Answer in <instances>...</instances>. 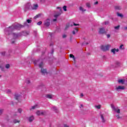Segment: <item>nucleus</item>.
<instances>
[{
	"label": "nucleus",
	"instance_id": "nucleus-1",
	"mask_svg": "<svg viewBox=\"0 0 127 127\" xmlns=\"http://www.w3.org/2000/svg\"><path fill=\"white\" fill-rule=\"evenodd\" d=\"M26 25H27V22H26L24 23L23 25H20L17 23H14L12 26L6 28L4 29V33L6 35H12V36H13L14 38H16V37H18V35L14 33L13 31L15 30H19L20 28H22V27H24V26H26Z\"/></svg>",
	"mask_w": 127,
	"mask_h": 127
},
{
	"label": "nucleus",
	"instance_id": "nucleus-2",
	"mask_svg": "<svg viewBox=\"0 0 127 127\" xmlns=\"http://www.w3.org/2000/svg\"><path fill=\"white\" fill-rule=\"evenodd\" d=\"M40 68H42L41 69V72L43 75H45L47 74V71L46 69H44L42 68L43 67V63H41L39 65Z\"/></svg>",
	"mask_w": 127,
	"mask_h": 127
},
{
	"label": "nucleus",
	"instance_id": "nucleus-3",
	"mask_svg": "<svg viewBox=\"0 0 127 127\" xmlns=\"http://www.w3.org/2000/svg\"><path fill=\"white\" fill-rule=\"evenodd\" d=\"M111 45H106L105 46H102L101 48L103 51H108L111 48Z\"/></svg>",
	"mask_w": 127,
	"mask_h": 127
},
{
	"label": "nucleus",
	"instance_id": "nucleus-4",
	"mask_svg": "<svg viewBox=\"0 0 127 127\" xmlns=\"http://www.w3.org/2000/svg\"><path fill=\"white\" fill-rule=\"evenodd\" d=\"M111 108L115 113H117V114H120L121 110L119 109L118 107H115L114 105H112Z\"/></svg>",
	"mask_w": 127,
	"mask_h": 127
},
{
	"label": "nucleus",
	"instance_id": "nucleus-5",
	"mask_svg": "<svg viewBox=\"0 0 127 127\" xmlns=\"http://www.w3.org/2000/svg\"><path fill=\"white\" fill-rule=\"evenodd\" d=\"M58 9H59V12L58 13V14H56L54 15V17L56 18H57L62 13V8L60 7H57Z\"/></svg>",
	"mask_w": 127,
	"mask_h": 127
},
{
	"label": "nucleus",
	"instance_id": "nucleus-6",
	"mask_svg": "<svg viewBox=\"0 0 127 127\" xmlns=\"http://www.w3.org/2000/svg\"><path fill=\"white\" fill-rule=\"evenodd\" d=\"M38 8V4L37 3H34L31 6V9L36 10Z\"/></svg>",
	"mask_w": 127,
	"mask_h": 127
},
{
	"label": "nucleus",
	"instance_id": "nucleus-7",
	"mask_svg": "<svg viewBox=\"0 0 127 127\" xmlns=\"http://www.w3.org/2000/svg\"><path fill=\"white\" fill-rule=\"evenodd\" d=\"M21 98H22V97L20 95L17 94L15 95V98L16 100H17L18 102H21Z\"/></svg>",
	"mask_w": 127,
	"mask_h": 127
},
{
	"label": "nucleus",
	"instance_id": "nucleus-8",
	"mask_svg": "<svg viewBox=\"0 0 127 127\" xmlns=\"http://www.w3.org/2000/svg\"><path fill=\"white\" fill-rule=\"evenodd\" d=\"M50 25V20L49 19H47L44 22V26L48 27Z\"/></svg>",
	"mask_w": 127,
	"mask_h": 127
},
{
	"label": "nucleus",
	"instance_id": "nucleus-9",
	"mask_svg": "<svg viewBox=\"0 0 127 127\" xmlns=\"http://www.w3.org/2000/svg\"><path fill=\"white\" fill-rule=\"evenodd\" d=\"M105 33H106V31L105 30V28H100L99 31V33L100 34H103Z\"/></svg>",
	"mask_w": 127,
	"mask_h": 127
},
{
	"label": "nucleus",
	"instance_id": "nucleus-10",
	"mask_svg": "<svg viewBox=\"0 0 127 127\" xmlns=\"http://www.w3.org/2000/svg\"><path fill=\"white\" fill-rule=\"evenodd\" d=\"M25 8L26 9H31V5L30 3H28L25 5Z\"/></svg>",
	"mask_w": 127,
	"mask_h": 127
},
{
	"label": "nucleus",
	"instance_id": "nucleus-11",
	"mask_svg": "<svg viewBox=\"0 0 127 127\" xmlns=\"http://www.w3.org/2000/svg\"><path fill=\"white\" fill-rule=\"evenodd\" d=\"M116 89L117 90V91H120V90H125V86H119L116 87Z\"/></svg>",
	"mask_w": 127,
	"mask_h": 127
},
{
	"label": "nucleus",
	"instance_id": "nucleus-12",
	"mask_svg": "<svg viewBox=\"0 0 127 127\" xmlns=\"http://www.w3.org/2000/svg\"><path fill=\"white\" fill-rule=\"evenodd\" d=\"M44 114V112L43 111H37L36 112V114L37 116H42Z\"/></svg>",
	"mask_w": 127,
	"mask_h": 127
},
{
	"label": "nucleus",
	"instance_id": "nucleus-13",
	"mask_svg": "<svg viewBox=\"0 0 127 127\" xmlns=\"http://www.w3.org/2000/svg\"><path fill=\"white\" fill-rule=\"evenodd\" d=\"M28 120L30 123H32V122H33V121L34 120V116H31L29 117L28 118Z\"/></svg>",
	"mask_w": 127,
	"mask_h": 127
},
{
	"label": "nucleus",
	"instance_id": "nucleus-14",
	"mask_svg": "<svg viewBox=\"0 0 127 127\" xmlns=\"http://www.w3.org/2000/svg\"><path fill=\"white\" fill-rule=\"evenodd\" d=\"M125 82H126L125 79H118V80L119 84H121L122 85H124V84H125Z\"/></svg>",
	"mask_w": 127,
	"mask_h": 127
},
{
	"label": "nucleus",
	"instance_id": "nucleus-15",
	"mask_svg": "<svg viewBox=\"0 0 127 127\" xmlns=\"http://www.w3.org/2000/svg\"><path fill=\"white\" fill-rule=\"evenodd\" d=\"M111 52H112V53H113V54H116V52H119V49H112L111 50Z\"/></svg>",
	"mask_w": 127,
	"mask_h": 127
},
{
	"label": "nucleus",
	"instance_id": "nucleus-16",
	"mask_svg": "<svg viewBox=\"0 0 127 127\" xmlns=\"http://www.w3.org/2000/svg\"><path fill=\"white\" fill-rule=\"evenodd\" d=\"M46 98L47 99H52V98H53V95L51 94H47L46 95Z\"/></svg>",
	"mask_w": 127,
	"mask_h": 127
},
{
	"label": "nucleus",
	"instance_id": "nucleus-17",
	"mask_svg": "<svg viewBox=\"0 0 127 127\" xmlns=\"http://www.w3.org/2000/svg\"><path fill=\"white\" fill-rule=\"evenodd\" d=\"M100 116H101L102 123H105V122H106V120H105V118H104V115L101 114Z\"/></svg>",
	"mask_w": 127,
	"mask_h": 127
},
{
	"label": "nucleus",
	"instance_id": "nucleus-18",
	"mask_svg": "<svg viewBox=\"0 0 127 127\" xmlns=\"http://www.w3.org/2000/svg\"><path fill=\"white\" fill-rule=\"evenodd\" d=\"M38 108V105H35L33 106H32L30 110H34V109H37Z\"/></svg>",
	"mask_w": 127,
	"mask_h": 127
},
{
	"label": "nucleus",
	"instance_id": "nucleus-19",
	"mask_svg": "<svg viewBox=\"0 0 127 127\" xmlns=\"http://www.w3.org/2000/svg\"><path fill=\"white\" fill-rule=\"evenodd\" d=\"M52 110H53V111H55V112H56V113H58V109H57V107L54 106V107H52Z\"/></svg>",
	"mask_w": 127,
	"mask_h": 127
},
{
	"label": "nucleus",
	"instance_id": "nucleus-20",
	"mask_svg": "<svg viewBox=\"0 0 127 127\" xmlns=\"http://www.w3.org/2000/svg\"><path fill=\"white\" fill-rule=\"evenodd\" d=\"M40 16H41V14H38V15H36L34 18L36 19V18H38V17H40Z\"/></svg>",
	"mask_w": 127,
	"mask_h": 127
},
{
	"label": "nucleus",
	"instance_id": "nucleus-21",
	"mask_svg": "<svg viewBox=\"0 0 127 127\" xmlns=\"http://www.w3.org/2000/svg\"><path fill=\"white\" fill-rule=\"evenodd\" d=\"M63 9H64V11H67V6H66V5L64 6Z\"/></svg>",
	"mask_w": 127,
	"mask_h": 127
},
{
	"label": "nucleus",
	"instance_id": "nucleus-22",
	"mask_svg": "<svg viewBox=\"0 0 127 127\" xmlns=\"http://www.w3.org/2000/svg\"><path fill=\"white\" fill-rule=\"evenodd\" d=\"M119 48L120 49L124 50V49H125V47H124V45H121Z\"/></svg>",
	"mask_w": 127,
	"mask_h": 127
},
{
	"label": "nucleus",
	"instance_id": "nucleus-23",
	"mask_svg": "<svg viewBox=\"0 0 127 127\" xmlns=\"http://www.w3.org/2000/svg\"><path fill=\"white\" fill-rule=\"evenodd\" d=\"M116 9H122V7L121 6H116L115 7Z\"/></svg>",
	"mask_w": 127,
	"mask_h": 127
},
{
	"label": "nucleus",
	"instance_id": "nucleus-24",
	"mask_svg": "<svg viewBox=\"0 0 127 127\" xmlns=\"http://www.w3.org/2000/svg\"><path fill=\"white\" fill-rule=\"evenodd\" d=\"M96 109H97L98 110H100L101 109V105H96L95 106Z\"/></svg>",
	"mask_w": 127,
	"mask_h": 127
},
{
	"label": "nucleus",
	"instance_id": "nucleus-25",
	"mask_svg": "<svg viewBox=\"0 0 127 127\" xmlns=\"http://www.w3.org/2000/svg\"><path fill=\"white\" fill-rule=\"evenodd\" d=\"M79 9H80L81 11H86V9H83V7H82V6H80V7H79Z\"/></svg>",
	"mask_w": 127,
	"mask_h": 127
},
{
	"label": "nucleus",
	"instance_id": "nucleus-26",
	"mask_svg": "<svg viewBox=\"0 0 127 127\" xmlns=\"http://www.w3.org/2000/svg\"><path fill=\"white\" fill-rule=\"evenodd\" d=\"M20 121H17V120H14L13 121V123H14V124H16V123H19Z\"/></svg>",
	"mask_w": 127,
	"mask_h": 127
},
{
	"label": "nucleus",
	"instance_id": "nucleus-27",
	"mask_svg": "<svg viewBox=\"0 0 127 127\" xmlns=\"http://www.w3.org/2000/svg\"><path fill=\"white\" fill-rule=\"evenodd\" d=\"M9 67H10V65H9V64H6L5 65V68L6 69H8V68H9Z\"/></svg>",
	"mask_w": 127,
	"mask_h": 127
},
{
	"label": "nucleus",
	"instance_id": "nucleus-28",
	"mask_svg": "<svg viewBox=\"0 0 127 127\" xmlns=\"http://www.w3.org/2000/svg\"><path fill=\"white\" fill-rule=\"evenodd\" d=\"M114 28H115V29H116L117 30L120 29V25L115 27Z\"/></svg>",
	"mask_w": 127,
	"mask_h": 127
},
{
	"label": "nucleus",
	"instance_id": "nucleus-29",
	"mask_svg": "<svg viewBox=\"0 0 127 127\" xmlns=\"http://www.w3.org/2000/svg\"><path fill=\"white\" fill-rule=\"evenodd\" d=\"M69 57H70V58H73V59H75V57L74 56V55H72V54H70V55H69Z\"/></svg>",
	"mask_w": 127,
	"mask_h": 127
},
{
	"label": "nucleus",
	"instance_id": "nucleus-30",
	"mask_svg": "<svg viewBox=\"0 0 127 127\" xmlns=\"http://www.w3.org/2000/svg\"><path fill=\"white\" fill-rule=\"evenodd\" d=\"M117 15L118 16H120V17H123V15L122 14H121V13H117Z\"/></svg>",
	"mask_w": 127,
	"mask_h": 127
},
{
	"label": "nucleus",
	"instance_id": "nucleus-31",
	"mask_svg": "<svg viewBox=\"0 0 127 127\" xmlns=\"http://www.w3.org/2000/svg\"><path fill=\"white\" fill-rule=\"evenodd\" d=\"M32 20L30 19H27V23H31Z\"/></svg>",
	"mask_w": 127,
	"mask_h": 127
},
{
	"label": "nucleus",
	"instance_id": "nucleus-32",
	"mask_svg": "<svg viewBox=\"0 0 127 127\" xmlns=\"http://www.w3.org/2000/svg\"><path fill=\"white\" fill-rule=\"evenodd\" d=\"M26 83L27 84H30V80L27 79V80L26 81Z\"/></svg>",
	"mask_w": 127,
	"mask_h": 127
},
{
	"label": "nucleus",
	"instance_id": "nucleus-33",
	"mask_svg": "<svg viewBox=\"0 0 127 127\" xmlns=\"http://www.w3.org/2000/svg\"><path fill=\"white\" fill-rule=\"evenodd\" d=\"M18 113H19L20 114H21V112H22V110H21V109H18Z\"/></svg>",
	"mask_w": 127,
	"mask_h": 127
},
{
	"label": "nucleus",
	"instance_id": "nucleus-34",
	"mask_svg": "<svg viewBox=\"0 0 127 127\" xmlns=\"http://www.w3.org/2000/svg\"><path fill=\"white\" fill-rule=\"evenodd\" d=\"M41 24H42V21H39V22L37 23L38 25H41Z\"/></svg>",
	"mask_w": 127,
	"mask_h": 127
},
{
	"label": "nucleus",
	"instance_id": "nucleus-35",
	"mask_svg": "<svg viewBox=\"0 0 127 127\" xmlns=\"http://www.w3.org/2000/svg\"><path fill=\"white\" fill-rule=\"evenodd\" d=\"M0 69H1V71H4V69L3 68V67H2V66H0Z\"/></svg>",
	"mask_w": 127,
	"mask_h": 127
},
{
	"label": "nucleus",
	"instance_id": "nucleus-36",
	"mask_svg": "<svg viewBox=\"0 0 127 127\" xmlns=\"http://www.w3.org/2000/svg\"><path fill=\"white\" fill-rule=\"evenodd\" d=\"M1 54L3 56H4L5 55V52H3Z\"/></svg>",
	"mask_w": 127,
	"mask_h": 127
},
{
	"label": "nucleus",
	"instance_id": "nucleus-37",
	"mask_svg": "<svg viewBox=\"0 0 127 127\" xmlns=\"http://www.w3.org/2000/svg\"><path fill=\"white\" fill-rule=\"evenodd\" d=\"M86 6H87V7H88V8L90 7V4H89V3H86Z\"/></svg>",
	"mask_w": 127,
	"mask_h": 127
},
{
	"label": "nucleus",
	"instance_id": "nucleus-38",
	"mask_svg": "<svg viewBox=\"0 0 127 127\" xmlns=\"http://www.w3.org/2000/svg\"><path fill=\"white\" fill-rule=\"evenodd\" d=\"M34 64L35 65H36V64H37V63H38V61H36L35 62H34Z\"/></svg>",
	"mask_w": 127,
	"mask_h": 127
},
{
	"label": "nucleus",
	"instance_id": "nucleus-39",
	"mask_svg": "<svg viewBox=\"0 0 127 127\" xmlns=\"http://www.w3.org/2000/svg\"><path fill=\"white\" fill-rule=\"evenodd\" d=\"M116 118H117L118 119H121V117H120V116L119 115H116Z\"/></svg>",
	"mask_w": 127,
	"mask_h": 127
},
{
	"label": "nucleus",
	"instance_id": "nucleus-40",
	"mask_svg": "<svg viewBox=\"0 0 127 127\" xmlns=\"http://www.w3.org/2000/svg\"><path fill=\"white\" fill-rule=\"evenodd\" d=\"M73 25H74V26H77V25H79V24L73 23Z\"/></svg>",
	"mask_w": 127,
	"mask_h": 127
},
{
	"label": "nucleus",
	"instance_id": "nucleus-41",
	"mask_svg": "<svg viewBox=\"0 0 127 127\" xmlns=\"http://www.w3.org/2000/svg\"><path fill=\"white\" fill-rule=\"evenodd\" d=\"M107 36V38H110V37H111V35H110V34H108Z\"/></svg>",
	"mask_w": 127,
	"mask_h": 127
},
{
	"label": "nucleus",
	"instance_id": "nucleus-42",
	"mask_svg": "<svg viewBox=\"0 0 127 127\" xmlns=\"http://www.w3.org/2000/svg\"><path fill=\"white\" fill-rule=\"evenodd\" d=\"M105 25L109 24V21L105 22Z\"/></svg>",
	"mask_w": 127,
	"mask_h": 127
},
{
	"label": "nucleus",
	"instance_id": "nucleus-43",
	"mask_svg": "<svg viewBox=\"0 0 127 127\" xmlns=\"http://www.w3.org/2000/svg\"><path fill=\"white\" fill-rule=\"evenodd\" d=\"M72 33H73V34H76V31H73Z\"/></svg>",
	"mask_w": 127,
	"mask_h": 127
},
{
	"label": "nucleus",
	"instance_id": "nucleus-44",
	"mask_svg": "<svg viewBox=\"0 0 127 127\" xmlns=\"http://www.w3.org/2000/svg\"><path fill=\"white\" fill-rule=\"evenodd\" d=\"M1 114H2V110H0V115H1Z\"/></svg>",
	"mask_w": 127,
	"mask_h": 127
},
{
	"label": "nucleus",
	"instance_id": "nucleus-45",
	"mask_svg": "<svg viewBox=\"0 0 127 127\" xmlns=\"http://www.w3.org/2000/svg\"><path fill=\"white\" fill-rule=\"evenodd\" d=\"M49 35H50V37H51L52 36V33H49Z\"/></svg>",
	"mask_w": 127,
	"mask_h": 127
},
{
	"label": "nucleus",
	"instance_id": "nucleus-46",
	"mask_svg": "<svg viewBox=\"0 0 127 127\" xmlns=\"http://www.w3.org/2000/svg\"><path fill=\"white\" fill-rule=\"evenodd\" d=\"M11 91H10V90H7V93H11Z\"/></svg>",
	"mask_w": 127,
	"mask_h": 127
},
{
	"label": "nucleus",
	"instance_id": "nucleus-47",
	"mask_svg": "<svg viewBox=\"0 0 127 127\" xmlns=\"http://www.w3.org/2000/svg\"><path fill=\"white\" fill-rule=\"evenodd\" d=\"M68 27H69V25H66V27L65 28V29H67V28H68Z\"/></svg>",
	"mask_w": 127,
	"mask_h": 127
},
{
	"label": "nucleus",
	"instance_id": "nucleus-48",
	"mask_svg": "<svg viewBox=\"0 0 127 127\" xmlns=\"http://www.w3.org/2000/svg\"><path fill=\"white\" fill-rule=\"evenodd\" d=\"M63 38H65V37H66V35H63Z\"/></svg>",
	"mask_w": 127,
	"mask_h": 127
},
{
	"label": "nucleus",
	"instance_id": "nucleus-49",
	"mask_svg": "<svg viewBox=\"0 0 127 127\" xmlns=\"http://www.w3.org/2000/svg\"><path fill=\"white\" fill-rule=\"evenodd\" d=\"M75 29V31H76V32H78V28H76Z\"/></svg>",
	"mask_w": 127,
	"mask_h": 127
},
{
	"label": "nucleus",
	"instance_id": "nucleus-50",
	"mask_svg": "<svg viewBox=\"0 0 127 127\" xmlns=\"http://www.w3.org/2000/svg\"><path fill=\"white\" fill-rule=\"evenodd\" d=\"M57 20V19H56V18L53 19V21H56Z\"/></svg>",
	"mask_w": 127,
	"mask_h": 127
},
{
	"label": "nucleus",
	"instance_id": "nucleus-51",
	"mask_svg": "<svg viewBox=\"0 0 127 127\" xmlns=\"http://www.w3.org/2000/svg\"><path fill=\"white\" fill-rule=\"evenodd\" d=\"M84 95H83V93H81V95H80V96L81 97H83Z\"/></svg>",
	"mask_w": 127,
	"mask_h": 127
},
{
	"label": "nucleus",
	"instance_id": "nucleus-52",
	"mask_svg": "<svg viewBox=\"0 0 127 127\" xmlns=\"http://www.w3.org/2000/svg\"><path fill=\"white\" fill-rule=\"evenodd\" d=\"M94 4H98V1H96L94 3Z\"/></svg>",
	"mask_w": 127,
	"mask_h": 127
},
{
	"label": "nucleus",
	"instance_id": "nucleus-53",
	"mask_svg": "<svg viewBox=\"0 0 127 127\" xmlns=\"http://www.w3.org/2000/svg\"><path fill=\"white\" fill-rule=\"evenodd\" d=\"M124 29H125V30H127V27H125L124 28Z\"/></svg>",
	"mask_w": 127,
	"mask_h": 127
},
{
	"label": "nucleus",
	"instance_id": "nucleus-54",
	"mask_svg": "<svg viewBox=\"0 0 127 127\" xmlns=\"http://www.w3.org/2000/svg\"><path fill=\"white\" fill-rule=\"evenodd\" d=\"M64 127H69L66 125H64Z\"/></svg>",
	"mask_w": 127,
	"mask_h": 127
},
{
	"label": "nucleus",
	"instance_id": "nucleus-55",
	"mask_svg": "<svg viewBox=\"0 0 127 127\" xmlns=\"http://www.w3.org/2000/svg\"><path fill=\"white\" fill-rule=\"evenodd\" d=\"M85 45H86V44H85V43H83L82 44V46Z\"/></svg>",
	"mask_w": 127,
	"mask_h": 127
},
{
	"label": "nucleus",
	"instance_id": "nucleus-56",
	"mask_svg": "<svg viewBox=\"0 0 127 127\" xmlns=\"http://www.w3.org/2000/svg\"><path fill=\"white\" fill-rule=\"evenodd\" d=\"M80 107H83V105L82 104L80 105Z\"/></svg>",
	"mask_w": 127,
	"mask_h": 127
},
{
	"label": "nucleus",
	"instance_id": "nucleus-57",
	"mask_svg": "<svg viewBox=\"0 0 127 127\" xmlns=\"http://www.w3.org/2000/svg\"><path fill=\"white\" fill-rule=\"evenodd\" d=\"M1 77V75H0V78Z\"/></svg>",
	"mask_w": 127,
	"mask_h": 127
},
{
	"label": "nucleus",
	"instance_id": "nucleus-58",
	"mask_svg": "<svg viewBox=\"0 0 127 127\" xmlns=\"http://www.w3.org/2000/svg\"><path fill=\"white\" fill-rule=\"evenodd\" d=\"M41 0V1H42V0Z\"/></svg>",
	"mask_w": 127,
	"mask_h": 127
},
{
	"label": "nucleus",
	"instance_id": "nucleus-59",
	"mask_svg": "<svg viewBox=\"0 0 127 127\" xmlns=\"http://www.w3.org/2000/svg\"><path fill=\"white\" fill-rule=\"evenodd\" d=\"M86 44L87 45V44H88V43H86Z\"/></svg>",
	"mask_w": 127,
	"mask_h": 127
}]
</instances>
